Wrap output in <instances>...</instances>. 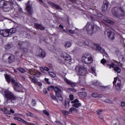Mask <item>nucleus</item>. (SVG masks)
Listing matches in <instances>:
<instances>
[{
	"instance_id": "1",
	"label": "nucleus",
	"mask_w": 125,
	"mask_h": 125,
	"mask_svg": "<svg viewBox=\"0 0 125 125\" xmlns=\"http://www.w3.org/2000/svg\"><path fill=\"white\" fill-rule=\"evenodd\" d=\"M4 95L6 99V102L7 104H14V103H16V101L18 99V98L13 93L8 90L4 91Z\"/></svg>"
},
{
	"instance_id": "2",
	"label": "nucleus",
	"mask_w": 125,
	"mask_h": 125,
	"mask_svg": "<svg viewBox=\"0 0 125 125\" xmlns=\"http://www.w3.org/2000/svg\"><path fill=\"white\" fill-rule=\"evenodd\" d=\"M112 13L117 19H124L125 16V11L123 7H114L112 9Z\"/></svg>"
},
{
	"instance_id": "3",
	"label": "nucleus",
	"mask_w": 125,
	"mask_h": 125,
	"mask_svg": "<svg viewBox=\"0 0 125 125\" xmlns=\"http://www.w3.org/2000/svg\"><path fill=\"white\" fill-rule=\"evenodd\" d=\"M48 90H54L55 92L56 96L57 97L60 101H63V97L61 94L62 91L58 87H55L51 85L48 87Z\"/></svg>"
},
{
	"instance_id": "4",
	"label": "nucleus",
	"mask_w": 125,
	"mask_h": 125,
	"mask_svg": "<svg viewBox=\"0 0 125 125\" xmlns=\"http://www.w3.org/2000/svg\"><path fill=\"white\" fill-rule=\"evenodd\" d=\"M13 2L11 1L9 3L7 2L4 1V0H0V8H2L3 10L5 11V12H8L11 9V6L13 5Z\"/></svg>"
},
{
	"instance_id": "5",
	"label": "nucleus",
	"mask_w": 125,
	"mask_h": 125,
	"mask_svg": "<svg viewBox=\"0 0 125 125\" xmlns=\"http://www.w3.org/2000/svg\"><path fill=\"white\" fill-rule=\"evenodd\" d=\"M82 61L85 64H91L93 62V59L90 54L86 53L82 55Z\"/></svg>"
},
{
	"instance_id": "6",
	"label": "nucleus",
	"mask_w": 125,
	"mask_h": 125,
	"mask_svg": "<svg viewBox=\"0 0 125 125\" xmlns=\"http://www.w3.org/2000/svg\"><path fill=\"white\" fill-rule=\"evenodd\" d=\"M75 70L78 72L80 76H86L87 69L85 67L82 65H78L75 67Z\"/></svg>"
},
{
	"instance_id": "7",
	"label": "nucleus",
	"mask_w": 125,
	"mask_h": 125,
	"mask_svg": "<svg viewBox=\"0 0 125 125\" xmlns=\"http://www.w3.org/2000/svg\"><path fill=\"white\" fill-rule=\"evenodd\" d=\"M86 30L87 32L88 35H92L94 33V24L90 23L88 22L85 25Z\"/></svg>"
},
{
	"instance_id": "8",
	"label": "nucleus",
	"mask_w": 125,
	"mask_h": 125,
	"mask_svg": "<svg viewBox=\"0 0 125 125\" xmlns=\"http://www.w3.org/2000/svg\"><path fill=\"white\" fill-rule=\"evenodd\" d=\"M107 65L108 68H113L114 71H115V72L117 73H121V68L120 67H119V66L115 64L114 62H111V63Z\"/></svg>"
},
{
	"instance_id": "9",
	"label": "nucleus",
	"mask_w": 125,
	"mask_h": 125,
	"mask_svg": "<svg viewBox=\"0 0 125 125\" xmlns=\"http://www.w3.org/2000/svg\"><path fill=\"white\" fill-rule=\"evenodd\" d=\"M3 57H8V62L9 64H11V63H13V62L15 61V56H13V55H11L10 54H4L3 55Z\"/></svg>"
},
{
	"instance_id": "10",
	"label": "nucleus",
	"mask_w": 125,
	"mask_h": 125,
	"mask_svg": "<svg viewBox=\"0 0 125 125\" xmlns=\"http://www.w3.org/2000/svg\"><path fill=\"white\" fill-rule=\"evenodd\" d=\"M102 11L104 12H106V11L110 9V6H109V2L107 0L104 1V3L102 6Z\"/></svg>"
},
{
	"instance_id": "11",
	"label": "nucleus",
	"mask_w": 125,
	"mask_h": 125,
	"mask_svg": "<svg viewBox=\"0 0 125 125\" xmlns=\"http://www.w3.org/2000/svg\"><path fill=\"white\" fill-rule=\"evenodd\" d=\"M29 72L30 75H33V76H36V77H37V78H40V77L42 76V74H41V72L38 71L36 69H30Z\"/></svg>"
},
{
	"instance_id": "12",
	"label": "nucleus",
	"mask_w": 125,
	"mask_h": 125,
	"mask_svg": "<svg viewBox=\"0 0 125 125\" xmlns=\"http://www.w3.org/2000/svg\"><path fill=\"white\" fill-rule=\"evenodd\" d=\"M61 57L63 58L64 60L68 61V62H71L72 61V59L71 58L70 55L66 53H62V54H61Z\"/></svg>"
},
{
	"instance_id": "13",
	"label": "nucleus",
	"mask_w": 125,
	"mask_h": 125,
	"mask_svg": "<svg viewBox=\"0 0 125 125\" xmlns=\"http://www.w3.org/2000/svg\"><path fill=\"white\" fill-rule=\"evenodd\" d=\"M104 34L107 35L108 38L110 40H114L115 39V33L110 30H106L104 32Z\"/></svg>"
},
{
	"instance_id": "14",
	"label": "nucleus",
	"mask_w": 125,
	"mask_h": 125,
	"mask_svg": "<svg viewBox=\"0 0 125 125\" xmlns=\"http://www.w3.org/2000/svg\"><path fill=\"white\" fill-rule=\"evenodd\" d=\"M0 35H1L2 37H9V35H10V33L9 32V30L5 29V30H0Z\"/></svg>"
},
{
	"instance_id": "15",
	"label": "nucleus",
	"mask_w": 125,
	"mask_h": 125,
	"mask_svg": "<svg viewBox=\"0 0 125 125\" xmlns=\"http://www.w3.org/2000/svg\"><path fill=\"white\" fill-rule=\"evenodd\" d=\"M48 4H49V5H51V6H52L53 8H55L58 10H63V9H62L61 7H60V6H59V5L57 4H55V3H53L51 1L48 2Z\"/></svg>"
},
{
	"instance_id": "16",
	"label": "nucleus",
	"mask_w": 125,
	"mask_h": 125,
	"mask_svg": "<svg viewBox=\"0 0 125 125\" xmlns=\"http://www.w3.org/2000/svg\"><path fill=\"white\" fill-rule=\"evenodd\" d=\"M15 119L19 121V122H21V123L25 125H36L35 124L29 123L20 117H15Z\"/></svg>"
},
{
	"instance_id": "17",
	"label": "nucleus",
	"mask_w": 125,
	"mask_h": 125,
	"mask_svg": "<svg viewBox=\"0 0 125 125\" xmlns=\"http://www.w3.org/2000/svg\"><path fill=\"white\" fill-rule=\"evenodd\" d=\"M23 44L24 43H23V42H20L18 43L19 48L21 50H23L24 53L28 52L29 51V49H27V48H24V47H23Z\"/></svg>"
},
{
	"instance_id": "18",
	"label": "nucleus",
	"mask_w": 125,
	"mask_h": 125,
	"mask_svg": "<svg viewBox=\"0 0 125 125\" xmlns=\"http://www.w3.org/2000/svg\"><path fill=\"white\" fill-rule=\"evenodd\" d=\"M117 80L118 79L117 78V77L114 78L113 83V85H115V88H116V89H119V88H121V80H119L120 83H117V84H116Z\"/></svg>"
},
{
	"instance_id": "19",
	"label": "nucleus",
	"mask_w": 125,
	"mask_h": 125,
	"mask_svg": "<svg viewBox=\"0 0 125 125\" xmlns=\"http://www.w3.org/2000/svg\"><path fill=\"white\" fill-rule=\"evenodd\" d=\"M34 27L35 29H37V30H41V31H44V30H45V27H44V26L38 23H35Z\"/></svg>"
},
{
	"instance_id": "20",
	"label": "nucleus",
	"mask_w": 125,
	"mask_h": 125,
	"mask_svg": "<svg viewBox=\"0 0 125 125\" xmlns=\"http://www.w3.org/2000/svg\"><path fill=\"white\" fill-rule=\"evenodd\" d=\"M11 83L14 85V89L17 91L19 89V84H18V82H15V80L12 79Z\"/></svg>"
},
{
	"instance_id": "21",
	"label": "nucleus",
	"mask_w": 125,
	"mask_h": 125,
	"mask_svg": "<svg viewBox=\"0 0 125 125\" xmlns=\"http://www.w3.org/2000/svg\"><path fill=\"white\" fill-rule=\"evenodd\" d=\"M46 55V54L45 53V51L43 50L42 49L40 48L39 49V57H41V58H43L45 57Z\"/></svg>"
},
{
	"instance_id": "22",
	"label": "nucleus",
	"mask_w": 125,
	"mask_h": 125,
	"mask_svg": "<svg viewBox=\"0 0 125 125\" xmlns=\"http://www.w3.org/2000/svg\"><path fill=\"white\" fill-rule=\"evenodd\" d=\"M64 81L68 85H70L71 87H75L76 86V83L71 82L68 79L65 78Z\"/></svg>"
},
{
	"instance_id": "23",
	"label": "nucleus",
	"mask_w": 125,
	"mask_h": 125,
	"mask_svg": "<svg viewBox=\"0 0 125 125\" xmlns=\"http://www.w3.org/2000/svg\"><path fill=\"white\" fill-rule=\"evenodd\" d=\"M26 10L29 14H33V11L32 10L30 4H27L26 5Z\"/></svg>"
},
{
	"instance_id": "24",
	"label": "nucleus",
	"mask_w": 125,
	"mask_h": 125,
	"mask_svg": "<svg viewBox=\"0 0 125 125\" xmlns=\"http://www.w3.org/2000/svg\"><path fill=\"white\" fill-rule=\"evenodd\" d=\"M92 97H94L95 98H96V97H99V98H101L102 96H103V95L102 94H98L97 93H93L92 94Z\"/></svg>"
},
{
	"instance_id": "25",
	"label": "nucleus",
	"mask_w": 125,
	"mask_h": 125,
	"mask_svg": "<svg viewBox=\"0 0 125 125\" xmlns=\"http://www.w3.org/2000/svg\"><path fill=\"white\" fill-rule=\"evenodd\" d=\"M5 80H6L8 83H10V82H11V80L13 79L12 78L11 79L10 76L8 75V74L5 75Z\"/></svg>"
},
{
	"instance_id": "26",
	"label": "nucleus",
	"mask_w": 125,
	"mask_h": 125,
	"mask_svg": "<svg viewBox=\"0 0 125 125\" xmlns=\"http://www.w3.org/2000/svg\"><path fill=\"white\" fill-rule=\"evenodd\" d=\"M64 107L66 109H69L70 107V101H65Z\"/></svg>"
},
{
	"instance_id": "27",
	"label": "nucleus",
	"mask_w": 125,
	"mask_h": 125,
	"mask_svg": "<svg viewBox=\"0 0 125 125\" xmlns=\"http://www.w3.org/2000/svg\"><path fill=\"white\" fill-rule=\"evenodd\" d=\"M106 23H108V24H110L111 25H115V22L114 21L106 19L104 20Z\"/></svg>"
},
{
	"instance_id": "28",
	"label": "nucleus",
	"mask_w": 125,
	"mask_h": 125,
	"mask_svg": "<svg viewBox=\"0 0 125 125\" xmlns=\"http://www.w3.org/2000/svg\"><path fill=\"white\" fill-rule=\"evenodd\" d=\"M29 79L30 80H31V82H32V83H36L38 82V80H37V79H36L35 76H33V77H30Z\"/></svg>"
},
{
	"instance_id": "29",
	"label": "nucleus",
	"mask_w": 125,
	"mask_h": 125,
	"mask_svg": "<svg viewBox=\"0 0 125 125\" xmlns=\"http://www.w3.org/2000/svg\"><path fill=\"white\" fill-rule=\"evenodd\" d=\"M50 96L52 99H53V100L56 101V102H57V103L59 102V101H58V99H57V98H56V97L54 95L52 94H50Z\"/></svg>"
},
{
	"instance_id": "30",
	"label": "nucleus",
	"mask_w": 125,
	"mask_h": 125,
	"mask_svg": "<svg viewBox=\"0 0 125 125\" xmlns=\"http://www.w3.org/2000/svg\"><path fill=\"white\" fill-rule=\"evenodd\" d=\"M1 111H2L4 114H7V115H10V112L7 108H5L4 109H2L1 110Z\"/></svg>"
},
{
	"instance_id": "31",
	"label": "nucleus",
	"mask_w": 125,
	"mask_h": 125,
	"mask_svg": "<svg viewBox=\"0 0 125 125\" xmlns=\"http://www.w3.org/2000/svg\"><path fill=\"white\" fill-rule=\"evenodd\" d=\"M9 30V32L10 33V35H11V34H15V33H16V28H11Z\"/></svg>"
},
{
	"instance_id": "32",
	"label": "nucleus",
	"mask_w": 125,
	"mask_h": 125,
	"mask_svg": "<svg viewBox=\"0 0 125 125\" xmlns=\"http://www.w3.org/2000/svg\"><path fill=\"white\" fill-rule=\"evenodd\" d=\"M13 46V45L10 43H8L5 46V48L6 49H9V48H11Z\"/></svg>"
},
{
	"instance_id": "33",
	"label": "nucleus",
	"mask_w": 125,
	"mask_h": 125,
	"mask_svg": "<svg viewBox=\"0 0 125 125\" xmlns=\"http://www.w3.org/2000/svg\"><path fill=\"white\" fill-rule=\"evenodd\" d=\"M79 95H81V97H83V98L86 97V96L87 95L86 93L85 92H80Z\"/></svg>"
},
{
	"instance_id": "34",
	"label": "nucleus",
	"mask_w": 125,
	"mask_h": 125,
	"mask_svg": "<svg viewBox=\"0 0 125 125\" xmlns=\"http://www.w3.org/2000/svg\"><path fill=\"white\" fill-rule=\"evenodd\" d=\"M82 106V104L81 103H75L73 104V107H75V108H79Z\"/></svg>"
},
{
	"instance_id": "35",
	"label": "nucleus",
	"mask_w": 125,
	"mask_h": 125,
	"mask_svg": "<svg viewBox=\"0 0 125 125\" xmlns=\"http://www.w3.org/2000/svg\"><path fill=\"white\" fill-rule=\"evenodd\" d=\"M49 74L51 78H55V77H56V74L53 72H49Z\"/></svg>"
},
{
	"instance_id": "36",
	"label": "nucleus",
	"mask_w": 125,
	"mask_h": 125,
	"mask_svg": "<svg viewBox=\"0 0 125 125\" xmlns=\"http://www.w3.org/2000/svg\"><path fill=\"white\" fill-rule=\"evenodd\" d=\"M32 106H33V107H35V106H36V105H37V102L36 101V100L33 99L32 101Z\"/></svg>"
},
{
	"instance_id": "37",
	"label": "nucleus",
	"mask_w": 125,
	"mask_h": 125,
	"mask_svg": "<svg viewBox=\"0 0 125 125\" xmlns=\"http://www.w3.org/2000/svg\"><path fill=\"white\" fill-rule=\"evenodd\" d=\"M71 45H72V43H71V42H67L65 44V47H66L67 48L68 47H70V46H71Z\"/></svg>"
},
{
	"instance_id": "38",
	"label": "nucleus",
	"mask_w": 125,
	"mask_h": 125,
	"mask_svg": "<svg viewBox=\"0 0 125 125\" xmlns=\"http://www.w3.org/2000/svg\"><path fill=\"white\" fill-rule=\"evenodd\" d=\"M62 113L64 116H67V115H69V112H68V111H67V110H62Z\"/></svg>"
},
{
	"instance_id": "39",
	"label": "nucleus",
	"mask_w": 125,
	"mask_h": 125,
	"mask_svg": "<svg viewBox=\"0 0 125 125\" xmlns=\"http://www.w3.org/2000/svg\"><path fill=\"white\" fill-rule=\"evenodd\" d=\"M18 70H19L21 73H24V72H25V69H24L22 67L18 68Z\"/></svg>"
},
{
	"instance_id": "40",
	"label": "nucleus",
	"mask_w": 125,
	"mask_h": 125,
	"mask_svg": "<svg viewBox=\"0 0 125 125\" xmlns=\"http://www.w3.org/2000/svg\"><path fill=\"white\" fill-rule=\"evenodd\" d=\"M26 115L27 116H28L29 117H34V114L33 113H32V112H29L28 111L27 113H26Z\"/></svg>"
},
{
	"instance_id": "41",
	"label": "nucleus",
	"mask_w": 125,
	"mask_h": 125,
	"mask_svg": "<svg viewBox=\"0 0 125 125\" xmlns=\"http://www.w3.org/2000/svg\"><path fill=\"white\" fill-rule=\"evenodd\" d=\"M91 71H93V74L95 75V76H96V72L95 68H94V67L92 66L91 67Z\"/></svg>"
},
{
	"instance_id": "42",
	"label": "nucleus",
	"mask_w": 125,
	"mask_h": 125,
	"mask_svg": "<svg viewBox=\"0 0 125 125\" xmlns=\"http://www.w3.org/2000/svg\"><path fill=\"white\" fill-rule=\"evenodd\" d=\"M43 113L44 115H46V116H49V112L45 109L43 110Z\"/></svg>"
},
{
	"instance_id": "43",
	"label": "nucleus",
	"mask_w": 125,
	"mask_h": 125,
	"mask_svg": "<svg viewBox=\"0 0 125 125\" xmlns=\"http://www.w3.org/2000/svg\"><path fill=\"white\" fill-rule=\"evenodd\" d=\"M68 90L72 92H77V90L75 88H68Z\"/></svg>"
},
{
	"instance_id": "44",
	"label": "nucleus",
	"mask_w": 125,
	"mask_h": 125,
	"mask_svg": "<svg viewBox=\"0 0 125 125\" xmlns=\"http://www.w3.org/2000/svg\"><path fill=\"white\" fill-rule=\"evenodd\" d=\"M79 102H80V101L77 99H76L74 101H71V103L74 104H75L76 103H79Z\"/></svg>"
},
{
	"instance_id": "45",
	"label": "nucleus",
	"mask_w": 125,
	"mask_h": 125,
	"mask_svg": "<svg viewBox=\"0 0 125 125\" xmlns=\"http://www.w3.org/2000/svg\"><path fill=\"white\" fill-rule=\"evenodd\" d=\"M96 48H97V50H99V51H100L102 49V48L101 47V46H100V45H99L98 44L97 45Z\"/></svg>"
},
{
	"instance_id": "46",
	"label": "nucleus",
	"mask_w": 125,
	"mask_h": 125,
	"mask_svg": "<svg viewBox=\"0 0 125 125\" xmlns=\"http://www.w3.org/2000/svg\"><path fill=\"white\" fill-rule=\"evenodd\" d=\"M101 63L103 64V65H104L106 63V60L104 59H102L101 61Z\"/></svg>"
},
{
	"instance_id": "47",
	"label": "nucleus",
	"mask_w": 125,
	"mask_h": 125,
	"mask_svg": "<svg viewBox=\"0 0 125 125\" xmlns=\"http://www.w3.org/2000/svg\"><path fill=\"white\" fill-rule=\"evenodd\" d=\"M103 110L102 109H99L97 110V114L98 115H101V114H102V112H103Z\"/></svg>"
},
{
	"instance_id": "48",
	"label": "nucleus",
	"mask_w": 125,
	"mask_h": 125,
	"mask_svg": "<svg viewBox=\"0 0 125 125\" xmlns=\"http://www.w3.org/2000/svg\"><path fill=\"white\" fill-rule=\"evenodd\" d=\"M91 20H92V21H97V20H98V19L95 17H91Z\"/></svg>"
},
{
	"instance_id": "49",
	"label": "nucleus",
	"mask_w": 125,
	"mask_h": 125,
	"mask_svg": "<svg viewBox=\"0 0 125 125\" xmlns=\"http://www.w3.org/2000/svg\"><path fill=\"white\" fill-rule=\"evenodd\" d=\"M69 98H70V100H71V101L74 100V95H72V94L69 95Z\"/></svg>"
},
{
	"instance_id": "50",
	"label": "nucleus",
	"mask_w": 125,
	"mask_h": 125,
	"mask_svg": "<svg viewBox=\"0 0 125 125\" xmlns=\"http://www.w3.org/2000/svg\"><path fill=\"white\" fill-rule=\"evenodd\" d=\"M68 32H69L70 34H75V30H72V29L68 30Z\"/></svg>"
},
{
	"instance_id": "51",
	"label": "nucleus",
	"mask_w": 125,
	"mask_h": 125,
	"mask_svg": "<svg viewBox=\"0 0 125 125\" xmlns=\"http://www.w3.org/2000/svg\"><path fill=\"white\" fill-rule=\"evenodd\" d=\"M45 41V39H43V38H40L39 42L40 43H42V42H44Z\"/></svg>"
},
{
	"instance_id": "52",
	"label": "nucleus",
	"mask_w": 125,
	"mask_h": 125,
	"mask_svg": "<svg viewBox=\"0 0 125 125\" xmlns=\"http://www.w3.org/2000/svg\"><path fill=\"white\" fill-rule=\"evenodd\" d=\"M37 84H38V85L39 86H42V83L38 82L36 83Z\"/></svg>"
},
{
	"instance_id": "53",
	"label": "nucleus",
	"mask_w": 125,
	"mask_h": 125,
	"mask_svg": "<svg viewBox=\"0 0 125 125\" xmlns=\"http://www.w3.org/2000/svg\"><path fill=\"white\" fill-rule=\"evenodd\" d=\"M44 71H46V72H48L49 71V68L47 67H45L43 68Z\"/></svg>"
},
{
	"instance_id": "54",
	"label": "nucleus",
	"mask_w": 125,
	"mask_h": 125,
	"mask_svg": "<svg viewBox=\"0 0 125 125\" xmlns=\"http://www.w3.org/2000/svg\"><path fill=\"white\" fill-rule=\"evenodd\" d=\"M10 113H11V114H14L15 113V112L14 111V110H13V109L11 108L10 110Z\"/></svg>"
},
{
	"instance_id": "55",
	"label": "nucleus",
	"mask_w": 125,
	"mask_h": 125,
	"mask_svg": "<svg viewBox=\"0 0 125 125\" xmlns=\"http://www.w3.org/2000/svg\"><path fill=\"white\" fill-rule=\"evenodd\" d=\"M72 113H73V107L70 108L69 109V114H72Z\"/></svg>"
},
{
	"instance_id": "56",
	"label": "nucleus",
	"mask_w": 125,
	"mask_h": 125,
	"mask_svg": "<svg viewBox=\"0 0 125 125\" xmlns=\"http://www.w3.org/2000/svg\"><path fill=\"white\" fill-rule=\"evenodd\" d=\"M99 118L100 119H101L102 121H103V122H105V120H104V118H103V116L102 115H99Z\"/></svg>"
},
{
	"instance_id": "57",
	"label": "nucleus",
	"mask_w": 125,
	"mask_h": 125,
	"mask_svg": "<svg viewBox=\"0 0 125 125\" xmlns=\"http://www.w3.org/2000/svg\"><path fill=\"white\" fill-rule=\"evenodd\" d=\"M43 93H45V94H47V90L46 88H44L43 90Z\"/></svg>"
},
{
	"instance_id": "58",
	"label": "nucleus",
	"mask_w": 125,
	"mask_h": 125,
	"mask_svg": "<svg viewBox=\"0 0 125 125\" xmlns=\"http://www.w3.org/2000/svg\"><path fill=\"white\" fill-rule=\"evenodd\" d=\"M44 81L47 83H49V79H48V78H45Z\"/></svg>"
},
{
	"instance_id": "59",
	"label": "nucleus",
	"mask_w": 125,
	"mask_h": 125,
	"mask_svg": "<svg viewBox=\"0 0 125 125\" xmlns=\"http://www.w3.org/2000/svg\"><path fill=\"white\" fill-rule=\"evenodd\" d=\"M121 106L122 107H125V102H121Z\"/></svg>"
},
{
	"instance_id": "60",
	"label": "nucleus",
	"mask_w": 125,
	"mask_h": 125,
	"mask_svg": "<svg viewBox=\"0 0 125 125\" xmlns=\"http://www.w3.org/2000/svg\"><path fill=\"white\" fill-rule=\"evenodd\" d=\"M98 17H100V18H102V14H97Z\"/></svg>"
},
{
	"instance_id": "61",
	"label": "nucleus",
	"mask_w": 125,
	"mask_h": 125,
	"mask_svg": "<svg viewBox=\"0 0 125 125\" xmlns=\"http://www.w3.org/2000/svg\"><path fill=\"white\" fill-rule=\"evenodd\" d=\"M70 2H72V3H74V2H76V0H69Z\"/></svg>"
},
{
	"instance_id": "62",
	"label": "nucleus",
	"mask_w": 125,
	"mask_h": 125,
	"mask_svg": "<svg viewBox=\"0 0 125 125\" xmlns=\"http://www.w3.org/2000/svg\"><path fill=\"white\" fill-rule=\"evenodd\" d=\"M72 110L73 112H76L77 111V108L75 107H72Z\"/></svg>"
},
{
	"instance_id": "63",
	"label": "nucleus",
	"mask_w": 125,
	"mask_h": 125,
	"mask_svg": "<svg viewBox=\"0 0 125 125\" xmlns=\"http://www.w3.org/2000/svg\"><path fill=\"white\" fill-rule=\"evenodd\" d=\"M34 123H35V125H39V123H38V122H36V121H34Z\"/></svg>"
},
{
	"instance_id": "64",
	"label": "nucleus",
	"mask_w": 125,
	"mask_h": 125,
	"mask_svg": "<svg viewBox=\"0 0 125 125\" xmlns=\"http://www.w3.org/2000/svg\"><path fill=\"white\" fill-rule=\"evenodd\" d=\"M55 123H56V124H60V122H59L58 121H56Z\"/></svg>"
}]
</instances>
